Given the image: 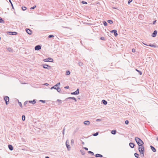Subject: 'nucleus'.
Returning <instances> with one entry per match:
<instances>
[{
  "mask_svg": "<svg viewBox=\"0 0 158 158\" xmlns=\"http://www.w3.org/2000/svg\"><path fill=\"white\" fill-rule=\"evenodd\" d=\"M54 36L53 35H50L48 36V37L49 38H51V37H53Z\"/></svg>",
  "mask_w": 158,
  "mask_h": 158,
  "instance_id": "36",
  "label": "nucleus"
},
{
  "mask_svg": "<svg viewBox=\"0 0 158 158\" xmlns=\"http://www.w3.org/2000/svg\"><path fill=\"white\" fill-rule=\"evenodd\" d=\"M129 145H130V147L131 148H133L135 146L134 143H129Z\"/></svg>",
  "mask_w": 158,
  "mask_h": 158,
  "instance_id": "15",
  "label": "nucleus"
},
{
  "mask_svg": "<svg viewBox=\"0 0 158 158\" xmlns=\"http://www.w3.org/2000/svg\"><path fill=\"white\" fill-rule=\"evenodd\" d=\"M111 33L114 32V35L115 36H116L118 35V34L117 33V31L115 30H114L110 31Z\"/></svg>",
  "mask_w": 158,
  "mask_h": 158,
  "instance_id": "6",
  "label": "nucleus"
},
{
  "mask_svg": "<svg viewBox=\"0 0 158 158\" xmlns=\"http://www.w3.org/2000/svg\"><path fill=\"white\" fill-rule=\"evenodd\" d=\"M57 86L55 85L54 86L52 87L51 88V89H52L54 88V89H57Z\"/></svg>",
  "mask_w": 158,
  "mask_h": 158,
  "instance_id": "24",
  "label": "nucleus"
},
{
  "mask_svg": "<svg viewBox=\"0 0 158 158\" xmlns=\"http://www.w3.org/2000/svg\"><path fill=\"white\" fill-rule=\"evenodd\" d=\"M60 83H58L56 85L57 86H58L59 85H60Z\"/></svg>",
  "mask_w": 158,
  "mask_h": 158,
  "instance_id": "44",
  "label": "nucleus"
},
{
  "mask_svg": "<svg viewBox=\"0 0 158 158\" xmlns=\"http://www.w3.org/2000/svg\"><path fill=\"white\" fill-rule=\"evenodd\" d=\"M132 0H129L128 2V4H129L131 2H132Z\"/></svg>",
  "mask_w": 158,
  "mask_h": 158,
  "instance_id": "38",
  "label": "nucleus"
},
{
  "mask_svg": "<svg viewBox=\"0 0 158 158\" xmlns=\"http://www.w3.org/2000/svg\"><path fill=\"white\" fill-rule=\"evenodd\" d=\"M89 153H91V154H92L93 155L94 154V153L93 152H91V151H89Z\"/></svg>",
  "mask_w": 158,
  "mask_h": 158,
  "instance_id": "40",
  "label": "nucleus"
},
{
  "mask_svg": "<svg viewBox=\"0 0 158 158\" xmlns=\"http://www.w3.org/2000/svg\"><path fill=\"white\" fill-rule=\"evenodd\" d=\"M143 44L145 45H147L146 44H145L144 43H143Z\"/></svg>",
  "mask_w": 158,
  "mask_h": 158,
  "instance_id": "51",
  "label": "nucleus"
},
{
  "mask_svg": "<svg viewBox=\"0 0 158 158\" xmlns=\"http://www.w3.org/2000/svg\"><path fill=\"white\" fill-rule=\"evenodd\" d=\"M22 8L23 10H25L26 9V7L25 6H22Z\"/></svg>",
  "mask_w": 158,
  "mask_h": 158,
  "instance_id": "26",
  "label": "nucleus"
},
{
  "mask_svg": "<svg viewBox=\"0 0 158 158\" xmlns=\"http://www.w3.org/2000/svg\"><path fill=\"white\" fill-rule=\"evenodd\" d=\"M19 103L20 106L21 107H22V105L21 103V102H20V103Z\"/></svg>",
  "mask_w": 158,
  "mask_h": 158,
  "instance_id": "45",
  "label": "nucleus"
},
{
  "mask_svg": "<svg viewBox=\"0 0 158 158\" xmlns=\"http://www.w3.org/2000/svg\"><path fill=\"white\" fill-rule=\"evenodd\" d=\"M69 98H72V99L75 100V98H74V97H70Z\"/></svg>",
  "mask_w": 158,
  "mask_h": 158,
  "instance_id": "43",
  "label": "nucleus"
},
{
  "mask_svg": "<svg viewBox=\"0 0 158 158\" xmlns=\"http://www.w3.org/2000/svg\"><path fill=\"white\" fill-rule=\"evenodd\" d=\"M107 22L110 23H113V21L111 20H109L107 21Z\"/></svg>",
  "mask_w": 158,
  "mask_h": 158,
  "instance_id": "25",
  "label": "nucleus"
},
{
  "mask_svg": "<svg viewBox=\"0 0 158 158\" xmlns=\"http://www.w3.org/2000/svg\"><path fill=\"white\" fill-rule=\"evenodd\" d=\"M57 101L59 102V103H61V100H60V99H58L57 100Z\"/></svg>",
  "mask_w": 158,
  "mask_h": 158,
  "instance_id": "41",
  "label": "nucleus"
},
{
  "mask_svg": "<svg viewBox=\"0 0 158 158\" xmlns=\"http://www.w3.org/2000/svg\"><path fill=\"white\" fill-rule=\"evenodd\" d=\"M3 22V20L0 17V22L2 23Z\"/></svg>",
  "mask_w": 158,
  "mask_h": 158,
  "instance_id": "31",
  "label": "nucleus"
},
{
  "mask_svg": "<svg viewBox=\"0 0 158 158\" xmlns=\"http://www.w3.org/2000/svg\"><path fill=\"white\" fill-rule=\"evenodd\" d=\"M102 102L105 105H106L107 104V102L104 100H102Z\"/></svg>",
  "mask_w": 158,
  "mask_h": 158,
  "instance_id": "18",
  "label": "nucleus"
},
{
  "mask_svg": "<svg viewBox=\"0 0 158 158\" xmlns=\"http://www.w3.org/2000/svg\"><path fill=\"white\" fill-rule=\"evenodd\" d=\"M139 156V155L137 153H135V157L138 158V156Z\"/></svg>",
  "mask_w": 158,
  "mask_h": 158,
  "instance_id": "22",
  "label": "nucleus"
},
{
  "mask_svg": "<svg viewBox=\"0 0 158 158\" xmlns=\"http://www.w3.org/2000/svg\"><path fill=\"white\" fill-rule=\"evenodd\" d=\"M44 61L45 62H52L53 61V60L51 58H47L44 59Z\"/></svg>",
  "mask_w": 158,
  "mask_h": 158,
  "instance_id": "3",
  "label": "nucleus"
},
{
  "mask_svg": "<svg viewBox=\"0 0 158 158\" xmlns=\"http://www.w3.org/2000/svg\"><path fill=\"white\" fill-rule=\"evenodd\" d=\"M157 140L158 141V138H157Z\"/></svg>",
  "mask_w": 158,
  "mask_h": 158,
  "instance_id": "52",
  "label": "nucleus"
},
{
  "mask_svg": "<svg viewBox=\"0 0 158 158\" xmlns=\"http://www.w3.org/2000/svg\"><path fill=\"white\" fill-rule=\"evenodd\" d=\"M26 31L30 35L32 33L31 31L28 29H26Z\"/></svg>",
  "mask_w": 158,
  "mask_h": 158,
  "instance_id": "9",
  "label": "nucleus"
},
{
  "mask_svg": "<svg viewBox=\"0 0 158 158\" xmlns=\"http://www.w3.org/2000/svg\"><path fill=\"white\" fill-rule=\"evenodd\" d=\"M98 132H97L95 134H93V135L94 136H96L97 135H98Z\"/></svg>",
  "mask_w": 158,
  "mask_h": 158,
  "instance_id": "30",
  "label": "nucleus"
},
{
  "mask_svg": "<svg viewBox=\"0 0 158 158\" xmlns=\"http://www.w3.org/2000/svg\"><path fill=\"white\" fill-rule=\"evenodd\" d=\"M135 70L136 71H137L139 73L140 75H141L142 74V73L141 71L138 70L137 69H136Z\"/></svg>",
  "mask_w": 158,
  "mask_h": 158,
  "instance_id": "19",
  "label": "nucleus"
},
{
  "mask_svg": "<svg viewBox=\"0 0 158 158\" xmlns=\"http://www.w3.org/2000/svg\"><path fill=\"white\" fill-rule=\"evenodd\" d=\"M84 148L86 150H88V148H87L85 147V148Z\"/></svg>",
  "mask_w": 158,
  "mask_h": 158,
  "instance_id": "46",
  "label": "nucleus"
},
{
  "mask_svg": "<svg viewBox=\"0 0 158 158\" xmlns=\"http://www.w3.org/2000/svg\"><path fill=\"white\" fill-rule=\"evenodd\" d=\"M132 51L133 52H135V50L134 48H133L132 49Z\"/></svg>",
  "mask_w": 158,
  "mask_h": 158,
  "instance_id": "34",
  "label": "nucleus"
},
{
  "mask_svg": "<svg viewBox=\"0 0 158 158\" xmlns=\"http://www.w3.org/2000/svg\"><path fill=\"white\" fill-rule=\"evenodd\" d=\"M11 4V6H12V7H13V5L12 3V4Z\"/></svg>",
  "mask_w": 158,
  "mask_h": 158,
  "instance_id": "49",
  "label": "nucleus"
},
{
  "mask_svg": "<svg viewBox=\"0 0 158 158\" xmlns=\"http://www.w3.org/2000/svg\"><path fill=\"white\" fill-rule=\"evenodd\" d=\"M156 22V20H155V21H154L153 22V23L154 24H155V23Z\"/></svg>",
  "mask_w": 158,
  "mask_h": 158,
  "instance_id": "47",
  "label": "nucleus"
},
{
  "mask_svg": "<svg viewBox=\"0 0 158 158\" xmlns=\"http://www.w3.org/2000/svg\"><path fill=\"white\" fill-rule=\"evenodd\" d=\"M9 98L8 97L6 96L5 97L4 100L5 101L6 105H7L8 104V102H9Z\"/></svg>",
  "mask_w": 158,
  "mask_h": 158,
  "instance_id": "5",
  "label": "nucleus"
},
{
  "mask_svg": "<svg viewBox=\"0 0 158 158\" xmlns=\"http://www.w3.org/2000/svg\"><path fill=\"white\" fill-rule=\"evenodd\" d=\"M103 23L104 26H106L107 25V24L106 21H103Z\"/></svg>",
  "mask_w": 158,
  "mask_h": 158,
  "instance_id": "23",
  "label": "nucleus"
},
{
  "mask_svg": "<svg viewBox=\"0 0 158 158\" xmlns=\"http://www.w3.org/2000/svg\"><path fill=\"white\" fill-rule=\"evenodd\" d=\"M139 150L140 152L143 156L144 153V147L142 145L139 146Z\"/></svg>",
  "mask_w": 158,
  "mask_h": 158,
  "instance_id": "2",
  "label": "nucleus"
},
{
  "mask_svg": "<svg viewBox=\"0 0 158 158\" xmlns=\"http://www.w3.org/2000/svg\"><path fill=\"white\" fill-rule=\"evenodd\" d=\"M84 124L85 125H89L90 124V122L89 121H86L84 122Z\"/></svg>",
  "mask_w": 158,
  "mask_h": 158,
  "instance_id": "11",
  "label": "nucleus"
},
{
  "mask_svg": "<svg viewBox=\"0 0 158 158\" xmlns=\"http://www.w3.org/2000/svg\"><path fill=\"white\" fill-rule=\"evenodd\" d=\"M28 102L34 104L36 102L34 100L33 101H26L24 103V105H26V104H27Z\"/></svg>",
  "mask_w": 158,
  "mask_h": 158,
  "instance_id": "4",
  "label": "nucleus"
},
{
  "mask_svg": "<svg viewBox=\"0 0 158 158\" xmlns=\"http://www.w3.org/2000/svg\"><path fill=\"white\" fill-rule=\"evenodd\" d=\"M8 148H9V149H10V150L11 151L13 150V147L11 145H8Z\"/></svg>",
  "mask_w": 158,
  "mask_h": 158,
  "instance_id": "13",
  "label": "nucleus"
},
{
  "mask_svg": "<svg viewBox=\"0 0 158 158\" xmlns=\"http://www.w3.org/2000/svg\"><path fill=\"white\" fill-rule=\"evenodd\" d=\"M72 94L77 95L79 94V89H78L76 91L71 93Z\"/></svg>",
  "mask_w": 158,
  "mask_h": 158,
  "instance_id": "7",
  "label": "nucleus"
},
{
  "mask_svg": "<svg viewBox=\"0 0 158 158\" xmlns=\"http://www.w3.org/2000/svg\"><path fill=\"white\" fill-rule=\"evenodd\" d=\"M50 67V66H48V65H47V64H44L43 65V67L44 68H45V69H47V67Z\"/></svg>",
  "mask_w": 158,
  "mask_h": 158,
  "instance_id": "16",
  "label": "nucleus"
},
{
  "mask_svg": "<svg viewBox=\"0 0 158 158\" xmlns=\"http://www.w3.org/2000/svg\"><path fill=\"white\" fill-rule=\"evenodd\" d=\"M41 101H42V102H44V101L43 100H41Z\"/></svg>",
  "mask_w": 158,
  "mask_h": 158,
  "instance_id": "53",
  "label": "nucleus"
},
{
  "mask_svg": "<svg viewBox=\"0 0 158 158\" xmlns=\"http://www.w3.org/2000/svg\"><path fill=\"white\" fill-rule=\"evenodd\" d=\"M64 88L68 89L69 88V86H66L64 87Z\"/></svg>",
  "mask_w": 158,
  "mask_h": 158,
  "instance_id": "42",
  "label": "nucleus"
},
{
  "mask_svg": "<svg viewBox=\"0 0 158 158\" xmlns=\"http://www.w3.org/2000/svg\"><path fill=\"white\" fill-rule=\"evenodd\" d=\"M150 147L151 148L153 152H156V149L153 146H151Z\"/></svg>",
  "mask_w": 158,
  "mask_h": 158,
  "instance_id": "12",
  "label": "nucleus"
},
{
  "mask_svg": "<svg viewBox=\"0 0 158 158\" xmlns=\"http://www.w3.org/2000/svg\"><path fill=\"white\" fill-rule=\"evenodd\" d=\"M66 146L67 147V148H70L69 146V145H68L67 143V142H66Z\"/></svg>",
  "mask_w": 158,
  "mask_h": 158,
  "instance_id": "37",
  "label": "nucleus"
},
{
  "mask_svg": "<svg viewBox=\"0 0 158 158\" xmlns=\"http://www.w3.org/2000/svg\"><path fill=\"white\" fill-rule=\"evenodd\" d=\"M82 3H83V4H87V2H85L84 1H82Z\"/></svg>",
  "mask_w": 158,
  "mask_h": 158,
  "instance_id": "33",
  "label": "nucleus"
},
{
  "mask_svg": "<svg viewBox=\"0 0 158 158\" xmlns=\"http://www.w3.org/2000/svg\"><path fill=\"white\" fill-rule=\"evenodd\" d=\"M70 72L69 71H67L66 72V75H69L70 74Z\"/></svg>",
  "mask_w": 158,
  "mask_h": 158,
  "instance_id": "21",
  "label": "nucleus"
},
{
  "mask_svg": "<svg viewBox=\"0 0 158 158\" xmlns=\"http://www.w3.org/2000/svg\"><path fill=\"white\" fill-rule=\"evenodd\" d=\"M149 46H150V47H155V48L156 47V45H154L153 44H150Z\"/></svg>",
  "mask_w": 158,
  "mask_h": 158,
  "instance_id": "28",
  "label": "nucleus"
},
{
  "mask_svg": "<svg viewBox=\"0 0 158 158\" xmlns=\"http://www.w3.org/2000/svg\"><path fill=\"white\" fill-rule=\"evenodd\" d=\"M129 123V121L128 120H126L125 122V123L126 124H128Z\"/></svg>",
  "mask_w": 158,
  "mask_h": 158,
  "instance_id": "35",
  "label": "nucleus"
},
{
  "mask_svg": "<svg viewBox=\"0 0 158 158\" xmlns=\"http://www.w3.org/2000/svg\"><path fill=\"white\" fill-rule=\"evenodd\" d=\"M36 7V6H34L31 7V9H34Z\"/></svg>",
  "mask_w": 158,
  "mask_h": 158,
  "instance_id": "39",
  "label": "nucleus"
},
{
  "mask_svg": "<svg viewBox=\"0 0 158 158\" xmlns=\"http://www.w3.org/2000/svg\"><path fill=\"white\" fill-rule=\"evenodd\" d=\"M95 156L96 157H102V156L101 154H97L96 155H95Z\"/></svg>",
  "mask_w": 158,
  "mask_h": 158,
  "instance_id": "17",
  "label": "nucleus"
},
{
  "mask_svg": "<svg viewBox=\"0 0 158 158\" xmlns=\"http://www.w3.org/2000/svg\"><path fill=\"white\" fill-rule=\"evenodd\" d=\"M41 46L40 45H37L35 47V49L36 50H38L41 49Z\"/></svg>",
  "mask_w": 158,
  "mask_h": 158,
  "instance_id": "8",
  "label": "nucleus"
},
{
  "mask_svg": "<svg viewBox=\"0 0 158 158\" xmlns=\"http://www.w3.org/2000/svg\"><path fill=\"white\" fill-rule=\"evenodd\" d=\"M100 39L101 40H105V39L104 37H102L100 38Z\"/></svg>",
  "mask_w": 158,
  "mask_h": 158,
  "instance_id": "32",
  "label": "nucleus"
},
{
  "mask_svg": "<svg viewBox=\"0 0 158 158\" xmlns=\"http://www.w3.org/2000/svg\"><path fill=\"white\" fill-rule=\"evenodd\" d=\"M9 2H10V4H12V2H11V0H9Z\"/></svg>",
  "mask_w": 158,
  "mask_h": 158,
  "instance_id": "48",
  "label": "nucleus"
},
{
  "mask_svg": "<svg viewBox=\"0 0 158 158\" xmlns=\"http://www.w3.org/2000/svg\"><path fill=\"white\" fill-rule=\"evenodd\" d=\"M135 140L139 146L142 145L143 144V141L139 138L135 137Z\"/></svg>",
  "mask_w": 158,
  "mask_h": 158,
  "instance_id": "1",
  "label": "nucleus"
},
{
  "mask_svg": "<svg viewBox=\"0 0 158 158\" xmlns=\"http://www.w3.org/2000/svg\"><path fill=\"white\" fill-rule=\"evenodd\" d=\"M116 131L115 130H113L111 131V133L113 134H116Z\"/></svg>",
  "mask_w": 158,
  "mask_h": 158,
  "instance_id": "20",
  "label": "nucleus"
},
{
  "mask_svg": "<svg viewBox=\"0 0 158 158\" xmlns=\"http://www.w3.org/2000/svg\"><path fill=\"white\" fill-rule=\"evenodd\" d=\"M157 33V31H155L152 34V36L153 37H155Z\"/></svg>",
  "mask_w": 158,
  "mask_h": 158,
  "instance_id": "10",
  "label": "nucleus"
},
{
  "mask_svg": "<svg viewBox=\"0 0 158 158\" xmlns=\"http://www.w3.org/2000/svg\"><path fill=\"white\" fill-rule=\"evenodd\" d=\"M9 33H10V35H15L17 34V33L16 32H10Z\"/></svg>",
  "mask_w": 158,
  "mask_h": 158,
  "instance_id": "14",
  "label": "nucleus"
},
{
  "mask_svg": "<svg viewBox=\"0 0 158 158\" xmlns=\"http://www.w3.org/2000/svg\"><path fill=\"white\" fill-rule=\"evenodd\" d=\"M45 158H49V157L48 156H47L45 157Z\"/></svg>",
  "mask_w": 158,
  "mask_h": 158,
  "instance_id": "50",
  "label": "nucleus"
},
{
  "mask_svg": "<svg viewBox=\"0 0 158 158\" xmlns=\"http://www.w3.org/2000/svg\"><path fill=\"white\" fill-rule=\"evenodd\" d=\"M22 119L24 121L25 119V116L24 115H23L22 116Z\"/></svg>",
  "mask_w": 158,
  "mask_h": 158,
  "instance_id": "27",
  "label": "nucleus"
},
{
  "mask_svg": "<svg viewBox=\"0 0 158 158\" xmlns=\"http://www.w3.org/2000/svg\"><path fill=\"white\" fill-rule=\"evenodd\" d=\"M56 90L58 91V92H60V88L58 87H57V88L56 89Z\"/></svg>",
  "mask_w": 158,
  "mask_h": 158,
  "instance_id": "29",
  "label": "nucleus"
}]
</instances>
